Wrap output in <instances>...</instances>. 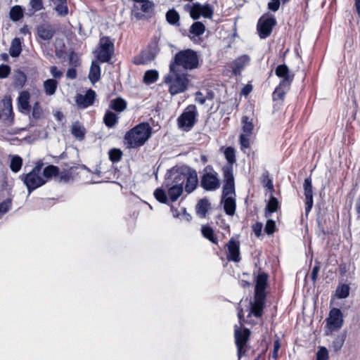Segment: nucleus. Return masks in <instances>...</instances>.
<instances>
[{
  "label": "nucleus",
  "mask_w": 360,
  "mask_h": 360,
  "mask_svg": "<svg viewBox=\"0 0 360 360\" xmlns=\"http://www.w3.org/2000/svg\"><path fill=\"white\" fill-rule=\"evenodd\" d=\"M250 337V331L248 329H243L235 327L234 330V338L235 342L237 347V356L238 360L243 356L248 355L250 351V347L248 345V340Z\"/></svg>",
  "instance_id": "nucleus-7"
},
{
  "label": "nucleus",
  "mask_w": 360,
  "mask_h": 360,
  "mask_svg": "<svg viewBox=\"0 0 360 360\" xmlns=\"http://www.w3.org/2000/svg\"><path fill=\"white\" fill-rule=\"evenodd\" d=\"M122 155V153L120 150L114 148V162H118Z\"/></svg>",
  "instance_id": "nucleus-64"
},
{
  "label": "nucleus",
  "mask_w": 360,
  "mask_h": 360,
  "mask_svg": "<svg viewBox=\"0 0 360 360\" xmlns=\"http://www.w3.org/2000/svg\"><path fill=\"white\" fill-rule=\"evenodd\" d=\"M347 337L346 332H342L337 335L331 343V348L335 352L340 351Z\"/></svg>",
  "instance_id": "nucleus-25"
},
{
  "label": "nucleus",
  "mask_w": 360,
  "mask_h": 360,
  "mask_svg": "<svg viewBox=\"0 0 360 360\" xmlns=\"http://www.w3.org/2000/svg\"><path fill=\"white\" fill-rule=\"evenodd\" d=\"M171 211L172 212L173 217L175 218H179L181 220H184L186 221H189L191 219V216L186 212L185 207H181L179 210L177 208H175L172 205Z\"/></svg>",
  "instance_id": "nucleus-31"
},
{
  "label": "nucleus",
  "mask_w": 360,
  "mask_h": 360,
  "mask_svg": "<svg viewBox=\"0 0 360 360\" xmlns=\"http://www.w3.org/2000/svg\"><path fill=\"white\" fill-rule=\"evenodd\" d=\"M71 178V175L68 172H62L59 174L58 181L60 182H68Z\"/></svg>",
  "instance_id": "nucleus-60"
},
{
  "label": "nucleus",
  "mask_w": 360,
  "mask_h": 360,
  "mask_svg": "<svg viewBox=\"0 0 360 360\" xmlns=\"http://www.w3.org/2000/svg\"><path fill=\"white\" fill-rule=\"evenodd\" d=\"M350 288L348 284L339 283L335 290V296L338 299L347 298L349 295Z\"/></svg>",
  "instance_id": "nucleus-35"
},
{
  "label": "nucleus",
  "mask_w": 360,
  "mask_h": 360,
  "mask_svg": "<svg viewBox=\"0 0 360 360\" xmlns=\"http://www.w3.org/2000/svg\"><path fill=\"white\" fill-rule=\"evenodd\" d=\"M195 101L201 105H203L205 102V98L200 91H198L195 94Z\"/></svg>",
  "instance_id": "nucleus-62"
},
{
  "label": "nucleus",
  "mask_w": 360,
  "mask_h": 360,
  "mask_svg": "<svg viewBox=\"0 0 360 360\" xmlns=\"http://www.w3.org/2000/svg\"><path fill=\"white\" fill-rule=\"evenodd\" d=\"M154 58V56L149 51H143L139 56L134 58L136 65H143L149 63Z\"/></svg>",
  "instance_id": "nucleus-32"
},
{
  "label": "nucleus",
  "mask_w": 360,
  "mask_h": 360,
  "mask_svg": "<svg viewBox=\"0 0 360 360\" xmlns=\"http://www.w3.org/2000/svg\"><path fill=\"white\" fill-rule=\"evenodd\" d=\"M280 0H271L268 4L269 9L274 12L277 11L280 6Z\"/></svg>",
  "instance_id": "nucleus-57"
},
{
  "label": "nucleus",
  "mask_w": 360,
  "mask_h": 360,
  "mask_svg": "<svg viewBox=\"0 0 360 360\" xmlns=\"http://www.w3.org/2000/svg\"><path fill=\"white\" fill-rule=\"evenodd\" d=\"M276 25L274 18H261L257 23V31L261 39H266L271 33L273 27Z\"/></svg>",
  "instance_id": "nucleus-16"
},
{
  "label": "nucleus",
  "mask_w": 360,
  "mask_h": 360,
  "mask_svg": "<svg viewBox=\"0 0 360 360\" xmlns=\"http://www.w3.org/2000/svg\"><path fill=\"white\" fill-rule=\"evenodd\" d=\"M59 174V169L54 165H49L44 169L43 176L46 181L47 179Z\"/></svg>",
  "instance_id": "nucleus-39"
},
{
  "label": "nucleus",
  "mask_w": 360,
  "mask_h": 360,
  "mask_svg": "<svg viewBox=\"0 0 360 360\" xmlns=\"http://www.w3.org/2000/svg\"><path fill=\"white\" fill-rule=\"evenodd\" d=\"M9 14L11 20L18 21L23 16L22 9L20 6H15L11 9Z\"/></svg>",
  "instance_id": "nucleus-44"
},
{
  "label": "nucleus",
  "mask_w": 360,
  "mask_h": 360,
  "mask_svg": "<svg viewBox=\"0 0 360 360\" xmlns=\"http://www.w3.org/2000/svg\"><path fill=\"white\" fill-rule=\"evenodd\" d=\"M58 82L53 79H49L44 82V89L46 94L51 96L56 92Z\"/></svg>",
  "instance_id": "nucleus-37"
},
{
  "label": "nucleus",
  "mask_w": 360,
  "mask_h": 360,
  "mask_svg": "<svg viewBox=\"0 0 360 360\" xmlns=\"http://www.w3.org/2000/svg\"><path fill=\"white\" fill-rule=\"evenodd\" d=\"M22 51L21 41L19 38H14L11 44L9 53L12 57H18Z\"/></svg>",
  "instance_id": "nucleus-34"
},
{
  "label": "nucleus",
  "mask_w": 360,
  "mask_h": 360,
  "mask_svg": "<svg viewBox=\"0 0 360 360\" xmlns=\"http://www.w3.org/2000/svg\"><path fill=\"white\" fill-rule=\"evenodd\" d=\"M275 74L281 78V80L273 92L272 96L274 100H281L283 99L285 93L290 89L294 75L290 72L289 68L285 64L278 65Z\"/></svg>",
  "instance_id": "nucleus-5"
},
{
  "label": "nucleus",
  "mask_w": 360,
  "mask_h": 360,
  "mask_svg": "<svg viewBox=\"0 0 360 360\" xmlns=\"http://www.w3.org/2000/svg\"><path fill=\"white\" fill-rule=\"evenodd\" d=\"M251 135L241 134L240 136V144L241 150L248 148L250 147V138Z\"/></svg>",
  "instance_id": "nucleus-49"
},
{
  "label": "nucleus",
  "mask_w": 360,
  "mask_h": 360,
  "mask_svg": "<svg viewBox=\"0 0 360 360\" xmlns=\"http://www.w3.org/2000/svg\"><path fill=\"white\" fill-rule=\"evenodd\" d=\"M250 58L247 55H243L236 58L232 65L233 72L235 75H239L244 67L248 64Z\"/></svg>",
  "instance_id": "nucleus-22"
},
{
  "label": "nucleus",
  "mask_w": 360,
  "mask_h": 360,
  "mask_svg": "<svg viewBox=\"0 0 360 360\" xmlns=\"http://www.w3.org/2000/svg\"><path fill=\"white\" fill-rule=\"evenodd\" d=\"M202 234L205 238L214 244L217 243V238L214 234L213 229L208 226H202L201 229Z\"/></svg>",
  "instance_id": "nucleus-40"
},
{
  "label": "nucleus",
  "mask_w": 360,
  "mask_h": 360,
  "mask_svg": "<svg viewBox=\"0 0 360 360\" xmlns=\"http://www.w3.org/2000/svg\"><path fill=\"white\" fill-rule=\"evenodd\" d=\"M50 72L53 77L56 79H60L63 76V72L58 70L56 66H51Z\"/></svg>",
  "instance_id": "nucleus-58"
},
{
  "label": "nucleus",
  "mask_w": 360,
  "mask_h": 360,
  "mask_svg": "<svg viewBox=\"0 0 360 360\" xmlns=\"http://www.w3.org/2000/svg\"><path fill=\"white\" fill-rule=\"evenodd\" d=\"M151 134L152 128L150 124L147 122L140 123L126 133L125 144L129 148H139L145 144Z\"/></svg>",
  "instance_id": "nucleus-2"
},
{
  "label": "nucleus",
  "mask_w": 360,
  "mask_h": 360,
  "mask_svg": "<svg viewBox=\"0 0 360 360\" xmlns=\"http://www.w3.org/2000/svg\"><path fill=\"white\" fill-rule=\"evenodd\" d=\"M184 9L189 12L191 17L194 20L198 19L200 16L211 18L213 15V9L208 4L201 5L199 3L187 4L184 6Z\"/></svg>",
  "instance_id": "nucleus-13"
},
{
  "label": "nucleus",
  "mask_w": 360,
  "mask_h": 360,
  "mask_svg": "<svg viewBox=\"0 0 360 360\" xmlns=\"http://www.w3.org/2000/svg\"><path fill=\"white\" fill-rule=\"evenodd\" d=\"M22 165V158L18 155H15L13 156L11 159L10 167L13 172H18L21 169Z\"/></svg>",
  "instance_id": "nucleus-45"
},
{
  "label": "nucleus",
  "mask_w": 360,
  "mask_h": 360,
  "mask_svg": "<svg viewBox=\"0 0 360 360\" xmlns=\"http://www.w3.org/2000/svg\"><path fill=\"white\" fill-rule=\"evenodd\" d=\"M104 122L108 127H112V112H110V111L107 112V113L104 117Z\"/></svg>",
  "instance_id": "nucleus-59"
},
{
  "label": "nucleus",
  "mask_w": 360,
  "mask_h": 360,
  "mask_svg": "<svg viewBox=\"0 0 360 360\" xmlns=\"http://www.w3.org/2000/svg\"><path fill=\"white\" fill-rule=\"evenodd\" d=\"M155 6L154 2L151 0L137 1V4H134L132 13L139 20L150 18L154 13Z\"/></svg>",
  "instance_id": "nucleus-12"
},
{
  "label": "nucleus",
  "mask_w": 360,
  "mask_h": 360,
  "mask_svg": "<svg viewBox=\"0 0 360 360\" xmlns=\"http://www.w3.org/2000/svg\"><path fill=\"white\" fill-rule=\"evenodd\" d=\"M11 205V200H6L0 204V217L4 215L9 210Z\"/></svg>",
  "instance_id": "nucleus-53"
},
{
  "label": "nucleus",
  "mask_w": 360,
  "mask_h": 360,
  "mask_svg": "<svg viewBox=\"0 0 360 360\" xmlns=\"http://www.w3.org/2000/svg\"><path fill=\"white\" fill-rule=\"evenodd\" d=\"M326 335H331L335 331L340 330L344 323L343 314L340 309L333 308L326 319Z\"/></svg>",
  "instance_id": "nucleus-10"
},
{
  "label": "nucleus",
  "mask_w": 360,
  "mask_h": 360,
  "mask_svg": "<svg viewBox=\"0 0 360 360\" xmlns=\"http://www.w3.org/2000/svg\"><path fill=\"white\" fill-rule=\"evenodd\" d=\"M220 180L219 175L212 167L207 166L205 168L204 174L201 176L200 186L207 191H216L220 187Z\"/></svg>",
  "instance_id": "nucleus-9"
},
{
  "label": "nucleus",
  "mask_w": 360,
  "mask_h": 360,
  "mask_svg": "<svg viewBox=\"0 0 360 360\" xmlns=\"http://www.w3.org/2000/svg\"><path fill=\"white\" fill-rule=\"evenodd\" d=\"M180 175L184 176L186 193L190 194L193 192L199 184L197 172L195 169H189L187 173H180Z\"/></svg>",
  "instance_id": "nucleus-15"
},
{
  "label": "nucleus",
  "mask_w": 360,
  "mask_h": 360,
  "mask_svg": "<svg viewBox=\"0 0 360 360\" xmlns=\"http://www.w3.org/2000/svg\"><path fill=\"white\" fill-rule=\"evenodd\" d=\"M183 178L180 172L175 169H172L166 174L164 186L167 190L169 199L172 202L176 201L184 192Z\"/></svg>",
  "instance_id": "nucleus-4"
},
{
  "label": "nucleus",
  "mask_w": 360,
  "mask_h": 360,
  "mask_svg": "<svg viewBox=\"0 0 360 360\" xmlns=\"http://www.w3.org/2000/svg\"><path fill=\"white\" fill-rule=\"evenodd\" d=\"M59 3L56 6L55 10L59 15L65 16L68 13V8L66 0L58 1Z\"/></svg>",
  "instance_id": "nucleus-46"
},
{
  "label": "nucleus",
  "mask_w": 360,
  "mask_h": 360,
  "mask_svg": "<svg viewBox=\"0 0 360 360\" xmlns=\"http://www.w3.org/2000/svg\"><path fill=\"white\" fill-rule=\"evenodd\" d=\"M22 180L27 187L29 193L32 191L44 185L46 180L42 177L40 174L30 172L22 177Z\"/></svg>",
  "instance_id": "nucleus-14"
},
{
  "label": "nucleus",
  "mask_w": 360,
  "mask_h": 360,
  "mask_svg": "<svg viewBox=\"0 0 360 360\" xmlns=\"http://www.w3.org/2000/svg\"><path fill=\"white\" fill-rule=\"evenodd\" d=\"M221 201L224 203V210L226 214L229 216H233L235 214L236 208L235 197L222 198Z\"/></svg>",
  "instance_id": "nucleus-24"
},
{
  "label": "nucleus",
  "mask_w": 360,
  "mask_h": 360,
  "mask_svg": "<svg viewBox=\"0 0 360 360\" xmlns=\"http://www.w3.org/2000/svg\"><path fill=\"white\" fill-rule=\"evenodd\" d=\"M10 67L7 65H0V77L1 78H6L10 74Z\"/></svg>",
  "instance_id": "nucleus-54"
},
{
  "label": "nucleus",
  "mask_w": 360,
  "mask_h": 360,
  "mask_svg": "<svg viewBox=\"0 0 360 360\" xmlns=\"http://www.w3.org/2000/svg\"><path fill=\"white\" fill-rule=\"evenodd\" d=\"M100 49L97 58L101 62H107L110 59V48L111 41L109 38H102L100 42Z\"/></svg>",
  "instance_id": "nucleus-18"
},
{
  "label": "nucleus",
  "mask_w": 360,
  "mask_h": 360,
  "mask_svg": "<svg viewBox=\"0 0 360 360\" xmlns=\"http://www.w3.org/2000/svg\"><path fill=\"white\" fill-rule=\"evenodd\" d=\"M154 197L155 199L163 204L169 205V199L167 196V193L162 188H158L154 191Z\"/></svg>",
  "instance_id": "nucleus-42"
},
{
  "label": "nucleus",
  "mask_w": 360,
  "mask_h": 360,
  "mask_svg": "<svg viewBox=\"0 0 360 360\" xmlns=\"http://www.w3.org/2000/svg\"><path fill=\"white\" fill-rule=\"evenodd\" d=\"M72 134L77 139L82 140L84 138L86 130L79 122H75L71 127Z\"/></svg>",
  "instance_id": "nucleus-27"
},
{
  "label": "nucleus",
  "mask_w": 360,
  "mask_h": 360,
  "mask_svg": "<svg viewBox=\"0 0 360 360\" xmlns=\"http://www.w3.org/2000/svg\"><path fill=\"white\" fill-rule=\"evenodd\" d=\"M41 115H42L41 108L39 105L38 103H35L33 106V109H32V116L34 118L38 119L41 116Z\"/></svg>",
  "instance_id": "nucleus-55"
},
{
  "label": "nucleus",
  "mask_w": 360,
  "mask_h": 360,
  "mask_svg": "<svg viewBox=\"0 0 360 360\" xmlns=\"http://www.w3.org/2000/svg\"><path fill=\"white\" fill-rule=\"evenodd\" d=\"M228 248L227 259L234 262H238L240 260V245L238 241L231 239L226 245Z\"/></svg>",
  "instance_id": "nucleus-20"
},
{
  "label": "nucleus",
  "mask_w": 360,
  "mask_h": 360,
  "mask_svg": "<svg viewBox=\"0 0 360 360\" xmlns=\"http://www.w3.org/2000/svg\"><path fill=\"white\" fill-rule=\"evenodd\" d=\"M320 270V267L319 265H315L313 269H312V271H311V280L314 283H315L316 281V279H317V276H318V274H319V271Z\"/></svg>",
  "instance_id": "nucleus-61"
},
{
  "label": "nucleus",
  "mask_w": 360,
  "mask_h": 360,
  "mask_svg": "<svg viewBox=\"0 0 360 360\" xmlns=\"http://www.w3.org/2000/svg\"><path fill=\"white\" fill-rule=\"evenodd\" d=\"M101 69L96 61H93L90 68L89 79L92 84H94L100 79Z\"/></svg>",
  "instance_id": "nucleus-28"
},
{
  "label": "nucleus",
  "mask_w": 360,
  "mask_h": 360,
  "mask_svg": "<svg viewBox=\"0 0 360 360\" xmlns=\"http://www.w3.org/2000/svg\"><path fill=\"white\" fill-rule=\"evenodd\" d=\"M172 64L175 65V69L177 66H182L186 70H193L198 66V57L191 49L181 51L175 55Z\"/></svg>",
  "instance_id": "nucleus-6"
},
{
  "label": "nucleus",
  "mask_w": 360,
  "mask_h": 360,
  "mask_svg": "<svg viewBox=\"0 0 360 360\" xmlns=\"http://www.w3.org/2000/svg\"><path fill=\"white\" fill-rule=\"evenodd\" d=\"M198 111L195 105H188L177 119V124L180 129L189 131L196 122Z\"/></svg>",
  "instance_id": "nucleus-8"
},
{
  "label": "nucleus",
  "mask_w": 360,
  "mask_h": 360,
  "mask_svg": "<svg viewBox=\"0 0 360 360\" xmlns=\"http://www.w3.org/2000/svg\"><path fill=\"white\" fill-rule=\"evenodd\" d=\"M263 224L261 222H257L252 226V230L257 237H259L262 235V231Z\"/></svg>",
  "instance_id": "nucleus-56"
},
{
  "label": "nucleus",
  "mask_w": 360,
  "mask_h": 360,
  "mask_svg": "<svg viewBox=\"0 0 360 360\" xmlns=\"http://www.w3.org/2000/svg\"><path fill=\"white\" fill-rule=\"evenodd\" d=\"M278 208V200L275 197L271 196L266 207L265 217L266 218H269L271 216V214L276 212Z\"/></svg>",
  "instance_id": "nucleus-30"
},
{
  "label": "nucleus",
  "mask_w": 360,
  "mask_h": 360,
  "mask_svg": "<svg viewBox=\"0 0 360 360\" xmlns=\"http://www.w3.org/2000/svg\"><path fill=\"white\" fill-rule=\"evenodd\" d=\"M127 107V102L121 98H117L114 99V103H113V108L114 111L115 112H122L124 110H125Z\"/></svg>",
  "instance_id": "nucleus-47"
},
{
  "label": "nucleus",
  "mask_w": 360,
  "mask_h": 360,
  "mask_svg": "<svg viewBox=\"0 0 360 360\" xmlns=\"http://www.w3.org/2000/svg\"><path fill=\"white\" fill-rule=\"evenodd\" d=\"M164 82L168 86L169 92L172 95H176L187 89L188 79L186 74L175 69V65L170 64L169 72L165 77Z\"/></svg>",
  "instance_id": "nucleus-3"
},
{
  "label": "nucleus",
  "mask_w": 360,
  "mask_h": 360,
  "mask_svg": "<svg viewBox=\"0 0 360 360\" xmlns=\"http://www.w3.org/2000/svg\"><path fill=\"white\" fill-rule=\"evenodd\" d=\"M210 204L207 199H201L196 205V213L200 218H204Z\"/></svg>",
  "instance_id": "nucleus-33"
},
{
  "label": "nucleus",
  "mask_w": 360,
  "mask_h": 360,
  "mask_svg": "<svg viewBox=\"0 0 360 360\" xmlns=\"http://www.w3.org/2000/svg\"><path fill=\"white\" fill-rule=\"evenodd\" d=\"M224 156L228 162L226 165L233 167V164L236 162L235 150L232 147H227L224 150Z\"/></svg>",
  "instance_id": "nucleus-43"
},
{
  "label": "nucleus",
  "mask_w": 360,
  "mask_h": 360,
  "mask_svg": "<svg viewBox=\"0 0 360 360\" xmlns=\"http://www.w3.org/2000/svg\"><path fill=\"white\" fill-rule=\"evenodd\" d=\"M275 230V221L272 219H268L264 227V231L266 232V234L271 235L274 233Z\"/></svg>",
  "instance_id": "nucleus-50"
},
{
  "label": "nucleus",
  "mask_w": 360,
  "mask_h": 360,
  "mask_svg": "<svg viewBox=\"0 0 360 360\" xmlns=\"http://www.w3.org/2000/svg\"><path fill=\"white\" fill-rule=\"evenodd\" d=\"M267 280L268 275L264 272L259 273L257 277L255 302L250 303V311L246 321L248 323H252V316L259 318L262 315Z\"/></svg>",
  "instance_id": "nucleus-1"
},
{
  "label": "nucleus",
  "mask_w": 360,
  "mask_h": 360,
  "mask_svg": "<svg viewBox=\"0 0 360 360\" xmlns=\"http://www.w3.org/2000/svg\"><path fill=\"white\" fill-rule=\"evenodd\" d=\"M54 30L47 25H41L37 28L38 36L44 40H49L53 36Z\"/></svg>",
  "instance_id": "nucleus-26"
},
{
  "label": "nucleus",
  "mask_w": 360,
  "mask_h": 360,
  "mask_svg": "<svg viewBox=\"0 0 360 360\" xmlns=\"http://www.w3.org/2000/svg\"><path fill=\"white\" fill-rule=\"evenodd\" d=\"M66 76L68 78H69L70 79H75L77 77L76 70L75 68L68 69V70L67 71V73H66Z\"/></svg>",
  "instance_id": "nucleus-63"
},
{
  "label": "nucleus",
  "mask_w": 360,
  "mask_h": 360,
  "mask_svg": "<svg viewBox=\"0 0 360 360\" xmlns=\"http://www.w3.org/2000/svg\"><path fill=\"white\" fill-rule=\"evenodd\" d=\"M222 172L224 179L222 198L235 197V184L232 166L224 165L222 167Z\"/></svg>",
  "instance_id": "nucleus-11"
},
{
  "label": "nucleus",
  "mask_w": 360,
  "mask_h": 360,
  "mask_svg": "<svg viewBox=\"0 0 360 360\" xmlns=\"http://www.w3.org/2000/svg\"><path fill=\"white\" fill-rule=\"evenodd\" d=\"M328 352L326 347H321L316 353V360H328Z\"/></svg>",
  "instance_id": "nucleus-51"
},
{
  "label": "nucleus",
  "mask_w": 360,
  "mask_h": 360,
  "mask_svg": "<svg viewBox=\"0 0 360 360\" xmlns=\"http://www.w3.org/2000/svg\"><path fill=\"white\" fill-rule=\"evenodd\" d=\"M159 77L158 72L155 70H147L143 75V81L146 84L155 83Z\"/></svg>",
  "instance_id": "nucleus-36"
},
{
  "label": "nucleus",
  "mask_w": 360,
  "mask_h": 360,
  "mask_svg": "<svg viewBox=\"0 0 360 360\" xmlns=\"http://www.w3.org/2000/svg\"><path fill=\"white\" fill-rule=\"evenodd\" d=\"M179 15L174 9H169L166 13V20L172 25H179Z\"/></svg>",
  "instance_id": "nucleus-38"
},
{
  "label": "nucleus",
  "mask_w": 360,
  "mask_h": 360,
  "mask_svg": "<svg viewBox=\"0 0 360 360\" xmlns=\"http://www.w3.org/2000/svg\"><path fill=\"white\" fill-rule=\"evenodd\" d=\"M205 31V27L201 22H195L190 27L189 32L190 37L192 39L193 37H199L202 35Z\"/></svg>",
  "instance_id": "nucleus-29"
},
{
  "label": "nucleus",
  "mask_w": 360,
  "mask_h": 360,
  "mask_svg": "<svg viewBox=\"0 0 360 360\" xmlns=\"http://www.w3.org/2000/svg\"><path fill=\"white\" fill-rule=\"evenodd\" d=\"M242 134L252 135L254 129L252 120H250L247 116H244L242 118Z\"/></svg>",
  "instance_id": "nucleus-41"
},
{
  "label": "nucleus",
  "mask_w": 360,
  "mask_h": 360,
  "mask_svg": "<svg viewBox=\"0 0 360 360\" xmlns=\"http://www.w3.org/2000/svg\"><path fill=\"white\" fill-rule=\"evenodd\" d=\"M30 6L32 13L41 11L44 8L43 0H30Z\"/></svg>",
  "instance_id": "nucleus-48"
},
{
  "label": "nucleus",
  "mask_w": 360,
  "mask_h": 360,
  "mask_svg": "<svg viewBox=\"0 0 360 360\" xmlns=\"http://www.w3.org/2000/svg\"><path fill=\"white\" fill-rule=\"evenodd\" d=\"M4 107L0 111V120L6 123H11L13 120V110L11 98H6L3 101Z\"/></svg>",
  "instance_id": "nucleus-21"
},
{
  "label": "nucleus",
  "mask_w": 360,
  "mask_h": 360,
  "mask_svg": "<svg viewBox=\"0 0 360 360\" xmlns=\"http://www.w3.org/2000/svg\"><path fill=\"white\" fill-rule=\"evenodd\" d=\"M281 348V342H280V340L278 339L274 340V350H273V352L271 354V358L274 359V360H276L277 358H278V351Z\"/></svg>",
  "instance_id": "nucleus-52"
},
{
  "label": "nucleus",
  "mask_w": 360,
  "mask_h": 360,
  "mask_svg": "<svg viewBox=\"0 0 360 360\" xmlns=\"http://www.w3.org/2000/svg\"><path fill=\"white\" fill-rule=\"evenodd\" d=\"M305 196V214L307 216L313 206V191L311 178H307L304 182Z\"/></svg>",
  "instance_id": "nucleus-17"
},
{
  "label": "nucleus",
  "mask_w": 360,
  "mask_h": 360,
  "mask_svg": "<svg viewBox=\"0 0 360 360\" xmlns=\"http://www.w3.org/2000/svg\"><path fill=\"white\" fill-rule=\"evenodd\" d=\"M95 97V91L89 89L84 95L77 94L75 97V102L77 105L84 108L91 105L94 103Z\"/></svg>",
  "instance_id": "nucleus-19"
},
{
  "label": "nucleus",
  "mask_w": 360,
  "mask_h": 360,
  "mask_svg": "<svg viewBox=\"0 0 360 360\" xmlns=\"http://www.w3.org/2000/svg\"><path fill=\"white\" fill-rule=\"evenodd\" d=\"M30 98V94L28 91H22L18 98V106L20 110L23 112H28L30 110V105L29 103V100Z\"/></svg>",
  "instance_id": "nucleus-23"
}]
</instances>
